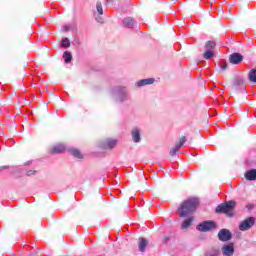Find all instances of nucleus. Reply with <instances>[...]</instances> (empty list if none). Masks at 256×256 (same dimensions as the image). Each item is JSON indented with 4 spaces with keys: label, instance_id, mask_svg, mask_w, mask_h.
<instances>
[{
    "label": "nucleus",
    "instance_id": "obj_1",
    "mask_svg": "<svg viewBox=\"0 0 256 256\" xmlns=\"http://www.w3.org/2000/svg\"><path fill=\"white\" fill-rule=\"evenodd\" d=\"M199 205V199L189 198L185 200L179 207L180 217H191L194 211H197Z\"/></svg>",
    "mask_w": 256,
    "mask_h": 256
},
{
    "label": "nucleus",
    "instance_id": "obj_2",
    "mask_svg": "<svg viewBox=\"0 0 256 256\" xmlns=\"http://www.w3.org/2000/svg\"><path fill=\"white\" fill-rule=\"evenodd\" d=\"M111 95L115 103H126V101H131L129 91H127V87L125 86L118 85L113 87L111 89Z\"/></svg>",
    "mask_w": 256,
    "mask_h": 256
},
{
    "label": "nucleus",
    "instance_id": "obj_3",
    "mask_svg": "<svg viewBox=\"0 0 256 256\" xmlns=\"http://www.w3.org/2000/svg\"><path fill=\"white\" fill-rule=\"evenodd\" d=\"M235 205H236L235 201L233 200L227 201L225 203L219 204L216 207L215 212L219 214L227 215L228 217H233L234 211H235Z\"/></svg>",
    "mask_w": 256,
    "mask_h": 256
},
{
    "label": "nucleus",
    "instance_id": "obj_4",
    "mask_svg": "<svg viewBox=\"0 0 256 256\" xmlns=\"http://www.w3.org/2000/svg\"><path fill=\"white\" fill-rule=\"evenodd\" d=\"M215 227H217L215 222H213V221H204V222L200 223L196 227V229L198 231H201L202 233H207V231H211L212 229H215Z\"/></svg>",
    "mask_w": 256,
    "mask_h": 256
},
{
    "label": "nucleus",
    "instance_id": "obj_5",
    "mask_svg": "<svg viewBox=\"0 0 256 256\" xmlns=\"http://www.w3.org/2000/svg\"><path fill=\"white\" fill-rule=\"evenodd\" d=\"M131 139L133 143L139 144L141 143L142 137V130L139 127H133L130 131Z\"/></svg>",
    "mask_w": 256,
    "mask_h": 256
},
{
    "label": "nucleus",
    "instance_id": "obj_6",
    "mask_svg": "<svg viewBox=\"0 0 256 256\" xmlns=\"http://www.w3.org/2000/svg\"><path fill=\"white\" fill-rule=\"evenodd\" d=\"M255 225V218L248 217L245 220L241 221L239 224L240 231H249Z\"/></svg>",
    "mask_w": 256,
    "mask_h": 256
},
{
    "label": "nucleus",
    "instance_id": "obj_7",
    "mask_svg": "<svg viewBox=\"0 0 256 256\" xmlns=\"http://www.w3.org/2000/svg\"><path fill=\"white\" fill-rule=\"evenodd\" d=\"M218 239L219 241L226 243V241H231L233 239V234L229 229L224 228L218 232Z\"/></svg>",
    "mask_w": 256,
    "mask_h": 256
},
{
    "label": "nucleus",
    "instance_id": "obj_8",
    "mask_svg": "<svg viewBox=\"0 0 256 256\" xmlns=\"http://www.w3.org/2000/svg\"><path fill=\"white\" fill-rule=\"evenodd\" d=\"M223 256H234L235 255V246L233 244H225L221 247Z\"/></svg>",
    "mask_w": 256,
    "mask_h": 256
},
{
    "label": "nucleus",
    "instance_id": "obj_9",
    "mask_svg": "<svg viewBox=\"0 0 256 256\" xmlns=\"http://www.w3.org/2000/svg\"><path fill=\"white\" fill-rule=\"evenodd\" d=\"M96 11L97 12L94 13V16L97 23H103V17H101V15H103V4H101V2L96 3Z\"/></svg>",
    "mask_w": 256,
    "mask_h": 256
},
{
    "label": "nucleus",
    "instance_id": "obj_10",
    "mask_svg": "<svg viewBox=\"0 0 256 256\" xmlns=\"http://www.w3.org/2000/svg\"><path fill=\"white\" fill-rule=\"evenodd\" d=\"M117 146V140L108 138L103 141L102 147L103 149H115Z\"/></svg>",
    "mask_w": 256,
    "mask_h": 256
},
{
    "label": "nucleus",
    "instance_id": "obj_11",
    "mask_svg": "<svg viewBox=\"0 0 256 256\" xmlns=\"http://www.w3.org/2000/svg\"><path fill=\"white\" fill-rule=\"evenodd\" d=\"M185 143H187V138L185 137L180 138L179 143L176 144L175 147L170 150V155L172 156L177 155V151H179V149H181V147H183Z\"/></svg>",
    "mask_w": 256,
    "mask_h": 256
},
{
    "label": "nucleus",
    "instance_id": "obj_12",
    "mask_svg": "<svg viewBox=\"0 0 256 256\" xmlns=\"http://www.w3.org/2000/svg\"><path fill=\"white\" fill-rule=\"evenodd\" d=\"M153 83H155V78H146V79H142V80H138L135 83V87H145L147 85H153Z\"/></svg>",
    "mask_w": 256,
    "mask_h": 256
},
{
    "label": "nucleus",
    "instance_id": "obj_13",
    "mask_svg": "<svg viewBox=\"0 0 256 256\" xmlns=\"http://www.w3.org/2000/svg\"><path fill=\"white\" fill-rule=\"evenodd\" d=\"M229 61L232 65H239V63L243 61V55L240 53H233L230 55Z\"/></svg>",
    "mask_w": 256,
    "mask_h": 256
},
{
    "label": "nucleus",
    "instance_id": "obj_14",
    "mask_svg": "<svg viewBox=\"0 0 256 256\" xmlns=\"http://www.w3.org/2000/svg\"><path fill=\"white\" fill-rule=\"evenodd\" d=\"M124 27H128L129 29H133L135 25H137V22L132 17L124 18L123 20Z\"/></svg>",
    "mask_w": 256,
    "mask_h": 256
},
{
    "label": "nucleus",
    "instance_id": "obj_15",
    "mask_svg": "<svg viewBox=\"0 0 256 256\" xmlns=\"http://www.w3.org/2000/svg\"><path fill=\"white\" fill-rule=\"evenodd\" d=\"M245 177L247 181H256V169H251L247 171Z\"/></svg>",
    "mask_w": 256,
    "mask_h": 256
},
{
    "label": "nucleus",
    "instance_id": "obj_16",
    "mask_svg": "<svg viewBox=\"0 0 256 256\" xmlns=\"http://www.w3.org/2000/svg\"><path fill=\"white\" fill-rule=\"evenodd\" d=\"M193 223V216H189L188 218H186L181 225V229L185 230V229H189V227H191V224Z\"/></svg>",
    "mask_w": 256,
    "mask_h": 256
},
{
    "label": "nucleus",
    "instance_id": "obj_17",
    "mask_svg": "<svg viewBox=\"0 0 256 256\" xmlns=\"http://www.w3.org/2000/svg\"><path fill=\"white\" fill-rule=\"evenodd\" d=\"M219 255H221L220 250L217 248H212L206 251L204 256H219Z\"/></svg>",
    "mask_w": 256,
    "mask_h": 256
},
{
    "label": "nucleus",
    "instance_id": "obj_18",
    "mask_svg": "<svg viewBox=\"0 0 256 256\" xmlns=\"http://www.w3.org/2000/svg\"><path fill=\"white\" fill-rule=\"evenodd\" d=\"M147 244H148L147 239L140 238V240H139V251L141 253H143L145 251V248L147 247Z\"/></svg>",
    "mask_w": 256,
    "mask_h": 256
},
{
    "label": "nucleus",
    "instance_id": "obj_19",
    "mask_svg": "<svg viewBox=\"0 0 256 256\" xmlns=\"http://www.w3.org/2000/svg\"><path fill=\"white\" fill-rule=\"evenodd\" d=\"M63 59L65 61V63H71V61H73V55H71V52L69 51H65L63 53Z\"/></svg>",
    "mask_w": 256,
    "mask_h": 256
},
{
    "label": "nucleus",
    "instance_id": "obj_20",
    "mask_svg": "<svg viewBox=\"0 0 256 256\" xmlns=\"http://www.w3.org/2000/svg\"><path fill=\"white\" fill-rule=\"evenodd\" d=\"M248 79L251 81V83H256V68L250 70Z\"/></svg>",
    "mask_w": 256,
    "mask_h": 256
},
{
    "label": "nucleus",
    "instance_id": "obj_21",
    "mask_svg": "<svg viewBox=\"0 0 256 256\" xmlns=\"http://www.w3.org/2000/svg\"><path fill=\"white\" fill-rule=\"evenodd\" d=\"M63 151H65V146L63 144H58L52 149V153H63Z\"/></svg>",
    "mask_w": 256,
    "mask_h": 256
},
{
    "label": "nucleus",
    "instance_id": "obj_22",
    "mask_svg": "<svg viewBox=\"0 0 256 256\" xmlns=\"http://www.w3.org/2000/svg\"><path fill=\"white\" fill-rule=\"evenodd\" d=\"M70 153H71V155H73V157H76V159H83V154H81V151H79L75 148H72L70 150Z\"/></svg>",
    "mask_w": 256,
    "mask_h": 256
},
{
    "label": "nucleus",
    "instance_id": "obj_23",
    "mask_svg": "<svg viewBox=\"0 0 256 256\" xmlns=\"http://www.w3.org/2000/svg\"><path fill=\"white\" fill-rule=\"evenodd\" d=\"M215 56V53L213 52V50H206V52L204 53L203 57L204 59H213V57Z\"/></svg>",
    "mask_w": 256,
    "mask_h": 256
},
{
    "label": "nucleus",
    "instance_id": "obj_24",
    "mask_svg": "<svg viewBox=\"0 0 256 256\" xmlns=\"http://www.w3.org/2000/svg\"><path fill=\"white\" fill-rule=\"evenodd\" d=\"M215 42L213 41H208L205 45L206 47V51H213V49H215Z\"/></svg>",
    "mask_w": 256,
    "mask_h": 256
},
{
    "label": "nucleus",
    "instance_id": "obj_25",
    "mask_svg": "<svg viewBox=\"0 0 256 256\" xmlns=\"http://www.w3.org/2000/svg\"><path fill=\"white\" fill-rule=\"evenodd\" d=\"M60 45L61 47H65L67 49L71 47V42L69 41V38H64Z\"/></svg>",
    "mask_w": 256,
    "mask_h": 256
},
{
    "label": "nucleus",
    "instance_id": "obj_26",
    "mask_svg": "<svg viewBox=\"0 0 256 256\" xmlns=\"http://www.w3.org/2000/svg\"><path fill=\"white\" fill-rule=\"evenodd\" d=\"M243 84V79L241 78H236L235 81H234V85L235 87H239Z\"/></svg>",
    "mask_w": 256,
    "mask_h": 256
},
{
    "label": "nucleus",
    "instance_id": "obj_27",
    "mask_svg": "<svg viewBox=\"0 0 256 256\" xmlns=\"http://www.w3.org/2000/svg\"><path fill=\"white\" fill-rule=\"evenodd\" d=\"M225 69H227V63L226 62H222L221 63V70L225 71Z\"/></svg>",
    "mask_w": 256,
    "mask_h": 256
},
{
    "label": "nucleus",
    "instance_id": "obj_28",
    "mask_svg": "<svg viewBox=\"0 0 256 256\" xmlns=\"http://www.w3.org/2000/svg\"><path fill=\"white\" fill-rule=\"evenodd\" d=\"M26 175L28 177H31V175H35V171L34 170H29V171L26 172Z\"/></svg>",
    "mask_w": 256,
    "mask_h": 256
},
{
    "label": "nucleus",
    "instance_id": "obj_29",
    "mask_svg": "<svg viewBox=\"0 0 256 256\" xmlns=\"http://www.w3.org/2000/svg\"><path fill=\"white\" fill-rule=\"evenodd\" d=\"M64 31H69V26H65Z\"/></svg>",
    "mask_w": 256,
    "mask_h": 256
},
{
    "label": "nucleus",
    "instance_id": "obj_30",
    "mask_svg": "<svg viewBox=\"0 0 256 256\" xmlns=\"http://www.w3.org/2000/svg\"><path fill=\"white\" fill-rule=\"evenodd\" d=\"M106 2L111 3V0H106Z\"/></svg>",
    "mask_w": 256,
    "mask_h": 256
}]
</instances>
